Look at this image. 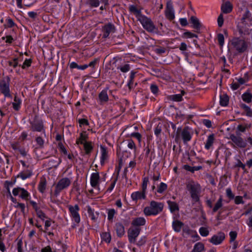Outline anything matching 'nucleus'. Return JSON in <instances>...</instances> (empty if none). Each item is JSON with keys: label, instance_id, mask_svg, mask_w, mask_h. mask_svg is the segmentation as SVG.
<instances>
[{"label": "nucleus", "instance_id": "nucleus-48", "mask_svg": "<svg viewBox=\"0 0 252 252\" xmlns=\"http://www.w3.org/2000/svg\"><path fill=\"white\" fill-rule=\"evenodd\" d=\"M83 145L84 149L85 150L86 154H89L93 149V147L91 144L89 142H86L84 143Z\"/></svg>", "mask_w": 252, "mask_h": 252}, {"label": "nucleus", "instance_id": "nucleus-39", "mask_svg": "<svg viewBox=\"0 0 252 252\" xmlns=\"http://www.w3.org/2000/svg\"><path fill=\"white\" fill-rule=\"evenodd\" d=\"M32 175V172L28 170L25 172H21L18 175V177L21 178L22 180H24L27 178H30Z\"/></svg>", "mask_w": 252, "mask_h": 252}, {"label": "nucleus", "instance_id": "nucleus-42", "mask_svg": "<svg viewBox=\"0 0 252 252\" xmlns=\"http://www.w3.org/2000/svg\"><path fill=\"white\" fill-rule=\"evenodd\" d=\"M101 238L102 240L106 243H109L111 240V235L108 232H103L101 234Z\"/></svg>", "mask_w": 252, "mask_h": 252}, {"label": "nucleus", "instance_id": "nucleus-5", "mask_svg": "<svg viewBox=\"0 0 252 252\" xmlns=\"http://www.w3.org/2000/svg\"><path fill=\"white\" fill-rule=\"evenodd\" d=\"M142 25L143 28L149 32H154L157 29L151 19L144 15L140 16L137 20Z\"/></svg>", "mask_w": 252, "mask_h": 252}, {"label": "nucleus", "instance_id": "nucleus-14", "mask_svg": "<svg viewBox=\"0 0 252 252\" xmlns=\"http://www.w3.org/2000/svg\"><path fill=\"white\" fill-rule=\"evenodd\" d=\"M181 136L184 143H187L191 140L192 136L188 126L185 127L183 130H182Z\"/></svg>", "mask_w": 252, "mask_h": 252}, {"label": "nucleus", "instance_id": "nucleus-50", "mask_svg": "<svg viewBox=\"0 0 252 252\" xmlns=\"http://www.w3.org/2000/svg\"><path fill=\"white\" fill-rule=\"evenodd\" d=\"M62 161V159L61 158H59L58 161H56L54 159H51L49 161V163L50 165H52V166L55 168H57L59 166V165L61 164Z\"/></svg>", "mask_w": 252, "mask_h": 252}, {"label": "nucleus", "instance_id": "nucleus-43", "mask_svg": "<svg viewBox=\"0 0 252 252\" xmlns=\"http://www.w3.org/2000/svg\"><path fill=\"white\" fill-rule=\"evenodd\" d=\"M167 189V185L163 182H161L158 187L157 192L159 193H162Z\"/></svg>", "mask_w": 252, "mask_h": 252}, {"label": "nucleus", "instance_id": "nucleus-12", "mask_svg": "<svg viewBox=\"0 0 252 252\" xmlns=\"http://www.w3.org/2000/svg\"><path fill=\"white\" fill-rule=\"evenodd\" d=\"M225 234L222 232H219L213 235L210 240V242L215 245L220 244L225 239Z\"/></svg>", "mask_w": 252, "mask_h": 252}, {"label": "nucleus", "instance_id": "nucleus-8", "mask_svg": "<svg viewBox=\"0 0 252 252\" xmlns=\"http://www.w3.org/2000/svg\"><path fill=\"white\" fill-rule=\"evenodd\" d=\"M68 208L70 216L72 221L78 224L80 221V216L79 214L80 208L79 206L77 204H75L74 206L69 205Z\"/></svg>", "mask_w": 252, "mask_h": 252}, {"label": "nucleus", "instance_id": "nucleus-16", "mask_svg": "<svg viewBox=\"0 0 252 252\" xmlns=\"http://www.w3.org/2000/svg\"><path fill=\"white\" fill-rule=\"evenodd\" d=\"M103 37H108L111 33L115 32V26L111 23L105 25L103 28Z\"/></svg>", "mask_w": 252, "mask_h": 252}, {"label": "nucleus", "instance_id": "nucleus-55", "mask_svg": "<svg viewBox=\"0 0 252 252\" xmlns=\"http://www.w3.org/2000/svg\"><path fill=\"white\" fill-rule=\"evenodd\" d=\"M118 69H120L123 72H126L129 70L130 67L128 64H125L123 66L118 67Z\"/></svg>", "mask_w": 252, "mask_h": 252}, {"label": "nucleus", "instance_id": "nucleus-63", "mask_svg": "<svg viewBox=\"0 0 252 252\" xmlns=\"http://www.w3.org/2000/svg\"><path fill=\"white\" fill-rule=\"evenodd\" d=\"M235 203L236 204H244L243 197L241 196H236L235 198Z\"/></svg>", "mask_w": 252, "mask_h": 252}, {"label": "nucleus", "instance_id": "nucleus-22", "mask_svg": "<svg viewBox=\"0 0 252 252\" xmlns=\"http://www.w3.org/2000/svg\"><path fill=\"white\" fill-rule=\"evenodd\" d=\"M166 17L169 20L175 18L174 10L172 5H167L165 10Z\"/></svg>", "mask_w": 252, "mask_h": 252}, {"label": "nucleus", "instance_id": "nucleus-25", "mask_svg": "<svg viewBox=\"0 0 252 252\" xmlns=\"http://www.w3.org/2000/svg\"><path fill=\"white\" fill-rule=\"evenodd\" d=\"M13 109L16 111H18L21 108V105L22 104V100L21 99L18 97V96L16 94L14 96V102L12 103Z\"/></svg>", "mask_w": 252, "mask_h": 252}, {"label": "nucleus", "instance_id": "nucleus-27", "mask_svg": "<svg viewBox=\"0 0 252 252\" xmlns=\"http://www.w3.org/2000/svg\"><path fill=\"white\" fill-rule=\"evenodd\" d=\"M184 224L181 221L176 220L172 222V227L175 232H179L183 226Z\"/></svg>", "mask_w": 252, "mask_h": 252}, {"label": "nucleus", "instance_id": "nucleus-11", "mask_svg": "<svg viewBox=\"0 0 252 252\" xmlns=\"http://www.w3.org/2000/svg\"><path fill=\"white\" fill-rule=\"evenodd\" d=\"M230 139L235 145L239 148H244L247 146L246 142L240 136L231 134Z\"/></svg>", "mask_w": 252, "mask_h": 252}, {"label": "nucleus", "instance_id": "nucleus-2", "mask_svg": "<svg viewBox=\"0 0 252 252\" xmlns=\"http://www.w3.org/2000/svg\"><path fill=\"white\" fill-rule=\"evenodd\" d=\"M163 204L155 201H152L149 206L146 207L143 210L144 214L147 216H156L163 210Z\"/></svg>", "mask_w": 252, "mask_h": 252}, {"label": "nucleus", "instance_id": "nucleus-19", "mask_svg": "<svg viewBox=\"0 0 252 252\" xmlns=\"http://www.w3.org/2000/svg\"><path fill=\"white\" fill-rule=\"evenodd\" d=\"M115 228L116 231L117 235L119 237H122L125 234V229L124 225L121 222H117L115 224Z\"/></svg>", "mask_w": 252, "mask_h": 252}, {"label": "nucleus", "instance_id": "nucleus-51", "mask_svg": "<svg viewBox=\"0 0 252 252\" xmlns=\"http://www.w3.org/2000/svg\"><path fill=\"white\" fill-rule=\"evenodd\" d=\"M32 63V60L31 59H26L21 65V67L23 69H26L31 65Z\"/></svg>", "mask_w": 252, "mask_h": 252}, {"label": "nucleus", "instance_id": "nucleus-3", "mask_svg": "<svg viewBox=\"0 0 252 252\" xmlns=\"http://www.w3.org/2000/svg\"><path fill=\"white\" fill-rule=\"evenodd\" d=\"M233 47L239 53H244L248 49L249 43L244 38L234 37L231 41Z\"/></svg>", "mask_w": 252, "mask_h": 252}, {"label": "nucleus", "instance_id": "nucleus-7", "mask_svg": "<svg viewBox=\"0 0 252 252\" xmlns=\"http://www.w3.org/2000/svg\"><path fill=\"white\" fill-rule=\"evenodd\" d=\"M188 188L190 192L191 197L195 202L199 200V193L201 188L198 184L192 183L188 185Z\"/></svg>", "mask_w": 252, "mask_h": 252}, {"label": "nucleus", "instance_id": "nucleus-45", "mask_svg": "<svg viewBox=\"0 0 252 252\" xmlns=\"http://www.w3.org/2000/svg\"><path fill=\"white\" fill-rule=\"evenodd\" d=\"M199 232L202 236L206 237L209 235V231L207 227H201L199 229Z\"/></svg>", "mask_w": 252, "mask_h": 252}, {"label": "nucleus", "instance_id": "nucleus-64", "mask_svg": "<svg viewBox=\"0 0 252 252\" xmlns=\"http://www.w3.org/2000/svg\"><path fill=\"white\" fill-rule=\"evenodd\" d=\"M131 252H145L143 248L133 247L131 249Z\"/></svg>", "mask_w": 252, "mask_h": 252}, {"label": "nucleus", "instance_id": "nucleus-34", "mask_svg": "<svg viewBox=\"0 0 252 252\" xmlns=\"http://www.w3.org/2000/svg\"><path fill=\"white\" fill-rule=\"evenodd\" d=\"M46 188V181L45 179H42L38 186V189L39 191L43 193L45 192V190Z\"/></svg>", "mask_w": 252, "mask_h": 252}, {"label": "nucleus", "instance_id": "nucleus-26", "mask_svg": "<svg viewBox=\"0 0 252 252\" xmlns=\"http://www.w3.org/2000/svg\"><path fill=\"white\" fill-rule=\"evenodd\" d=\"M129 10L130 12L132 13L134 15H135L137 20L140 17V16H142L143 14L141 13V11L140 10L138 9L135 5H130L129 6Z\"/></svg>", "mask_w": 252, "mask_h": 252}, {"label": "nucleus", "instance_id": "nucleus-30", "mask_svg": "<svg viewBox=\"0 0 252 252\" xmlns=\"http://www.w3.org/2000/svg\"><path fill=\"white\" fill-rule=\"evenodd\" d=\"M167 203L168 205L170 211L173 213L175 211H178L179 208L178 205L177 203L170 200H168Z\"/></svg>", "mask_w": 252, "mask_h": 252}, {"label": "nucleus", "instance_id": "nucleus-10", "mask_svg": "<svg viewBox=\"0 0 252 252\" xmlns=\"http://www.w3.org/2000/svg\"><path fill=\"white\" fill-rule=\"evenodd\" d=\"M31 128L33 131L43 132L45 133L43 122L37 119L30 121Z\"/></svg>", "mask_w": 252, "mask_h": 252}, {"label": "nucleus", "instance_id": "nucleus-52", "mask_svg": "<svg viewBox=\"0 0 252 252\" xmlns=\"http://www.w3.org/2000/svg\"><path fill=\"white\" fill-rule=\"evenodd\" d=\"M35 212L37 217L42 220H44L47 218L45 213L40 209L37 210Z\"/></svg>", "mask_w": 252, "mask_h": 252}, {"label": "nucleus", "instance_id": "nucleus-20", "mask_svg": "<svg viewBox=\"0 0 252 252\" xmlns=\"http://www.w3.org/2000/svg\"><path fill=\"white\" fill-rule=\"evenodd\" d=\"M146 220L143 217L134 218L131 222V225L135 227L143 226L146 224Z\"/></svg>", "mask_w": 252, "mask_h": 252}, {"label": "nucleus", "instance_id": "nucleus-41", "mask_svg": "<svg viewBox=\"0 0 252 252\" xmlns=\"http://www.w3.org/2000/svg\"><path fill=\"white\" fill-rule=\"evenodd\" d=\"M20 191V197L23 199L28 200L30 196V194L28 192V191L24 188H21Z\"/></svg>", "mask_w": 252, "mask_h": 252}, {"label": "nucleus", "instance_id": "nucleus-17", "mask_svg": "<svg viewBox=\"0 0 252 252\" xmlns=\"http://www.w3.org/2000/svg\"><path fill=\"white\" fill-rule=\"evenodd\" d=\"M186 94L184 90H182L180 94H171L168 96L169 100L175 102H180L183 100V96Z\"/></svg>", "mask_w": 252, "mask_h": 252}, {"label": "nucleus", "instance_id": "nucleus-4", "mask_svg": "<svg viewBox=\"0 0 252 252\" xmlns=\"http://www.w3.org/2000/svg\"><path fill=\"white\" fill-rule=\"evenodd\" d=\"M10 78L6 76L0 80V92L5 97L12 98L10 90Z\"/></svg>", "mask_w": 252, "mask_h": 252}, {"label": "nucleus", "instance_id": "nucleus-13", "mask_svg": "<svg viewBox=\"0 0 252 252\" xmlns=\"http://www.w3.org/2000/svg\"><path fill=\"white\" fill-rule=\"evenodd\" d=\"M101 179L98 172H93L90 177V184L94 188H98Z\"/></svg>", "mask_w": 252, "mask_h": 252}, {"label": "nucleus", "instance_id": "nucleus-40", "mask_svg": "<svg viewBox=\"0 0 252 252\" xmlns=\"http://www.w3.org/2000/svg\"><path fill=\"white\" fill-rule=\"evenodd\" d=\"M204 248V245L198 242L195 244L194 246L193 252H201Z\"/></svg>", "mask_w": 252, "mask_h": 252}, {"label": "nucleus", "instance_id": "nucleus-38", "mask_svg": "<svg viewBox=\"0 0 252 252\" xmlns=\"http://www.w3.org/2000/svg\"><path fill=\"white\" fill-rule=\"evenodd\" d=\"M88 213L89 217L94 220H95L97 219L99 215L96 212L94 213V210L90 207L88 208Z\"/></svg>", "mask_w": 252, "mask_h": 252}, {"label": "nucleus", "instance_id": "nucleus-23", "mask_svg": "<svg viewBox=\"0 0 252 252\" xmlns=\"http://www.w3.org/2000/svg\"><path fill=\"white\" fill-rule=\"evenodd\" d=\"M215 141V135L214 134H210L208 136L206 142L205 143V149L208 150L213 145Z\"/></svg>", "mask_w": 252, "mask_h": 252}, {"label": "nucleus", "instance_id": "nucleus-32", "mask_svg": "<svg viewBox=\"0 0 252 252\" xmlns=\"http://www.w3.org/2000/svg\"><path fill=\"white\" fill-rule=\"evenodd\" d=\"M88 138V135L85 131L81 132L80 134V137L77 139L76 143L77 144H83L86 143L85 141Z\"/></svg>", "mask_w": 252, "mask_h": 252}, {"label": "nucleus", "instance_id": "nucleus-46", "mask_svg": "<svg viewBox=\"0 0 252 252\" xmlns=\"http://www.w3.org/2000/svg\"><path fill=\"white\" fill-rule=\"evenodd\" d=\"M116 212L114 209H110L108 210L107 215H108V220L109 221H112L114 218L115 215L116 214Z\"/></svg>", "mask_w": 252, "mask_h": 252}, {"label": "nucleus", "instance_id": "nucleus-33", "mask_svg": "<svg viewBox=\"0 0 252 252\" xmlns=\"http://www.w3.org/2000/svg\"><path fill=\"white\" fill-rule=\"evenodd\" d=\"M183 168L187 171L193 173L195 171H198L202 168L201 166H190L188 164L184 165Z\"/></svg>", "mask_w": 252, "mask_h": 252}, {"label": "nucleus", "instance_id": "nucleus-62", "mask_svg": "<svg viewBox=\"0 0 252 252\" xmlns=\"http://www.w3.org/2000/svg\"><path fill=\"white\" fill-rule=\"evenodd\" d=\"M226 194L227 196L230 199H234V195L232 192L231 189L230 188H227L226 189Z\"/></svg>", "mask_w": 252, "mask_h": 252}, {"label": "nucleus", "instance_id": "nucleus-15", "mask_svg": "<svg viewBox=\"0 0 252 252\" xmlns=\"http://www.w3.org/2000/svg\"><path fill=\"white\" fill-rule=\"evenodd\" d=\"M100 149L101 154L100 162V164L103 165L108 158V152L107 148L103 146H100Z\"/></svg>", "mask_w": 252, "mask_h": 252}, {"label": "nucleus", "instance_id": "nucleus-35", "mask_svg": "<svg viewBox=\"0 0 252 252\" xmlns=\"http://www.w3.org/2000/svg\"><path fill=\"white\" fill-rule=\"evenodd\" d=\"M242 98L244 101L249 103L252 101V94L248 92H246L242 94Z\"/></svg>", "mask_w": 252, "mask_h": 252}, {"label": "nucleus", "instance_id": "nucleus-29", "mask_svg": "<svg viewBox=\"0 0 252 252\" xmlns=\"http://www.w3.org/2000/svg\"><path fill=\"white\" fill-rule=\"evenodd\" d=\"M190 23L192 24V28L196 30H199L201 25L199 20L194 16H191L190 19Z\"/></svg>", "mask_w": 252, "mask_h": 252}, {"label": "nucleus", "instance_id": "nucleus-60", "mask_svg": "<svg viewBox=\"0 0 252 252\" xmlns=\"http://www.w3.org/2000/svg\"><path fill=\"white\" fill-rule=\"evenodd\" d=\"M218 40L220 46H223L224 42V36L222 33L218 35Z\"/></svg>", "mask_w": 252, "mask_h": 252}, {"label": "nucleus", "instance_id": "nucleus-6", "mask_svg": "<svg viewBox=\"0 0 252 252\" xmlns=\"http://www.w3.org/2000/svg\"><path fill=\"white\" fill-rule=\"evenodd\" d=\"M71 180L70 179L64 177L61 179L55 186V189L54 191L55 195L57 196L60 193L63 189H66L70 185Z\"/></svg>", "mask_w": 252, "mask_h": 252}, {"label": "nucleus", "instance_id": "nucleus-28", "mask_svg": "<svg viewBox=\"0 0 252 252\" xmlns=\"http://www.w3.org/2000/svg\"><path fill=\"white\" fill-rule=\"evenodd\" d=\"M229 102V97L226 94H221L220 96V104L221 106H226Z\"/></svg>", "mask_w": 252, "mask_h": 252}, {"label": "nucleus", "instance_id": "nucleus-21", "mask_svg": "<svg viewBox=\"0 0 252 252\" xmlns=\"http://www.w3.org/2000/svg\"><path fill=\"white\" fill-rule=\"evenodd\" d=\"M109 100L107 90H103L98 94L99 103L102 104L107 102Z\"/></svg>", "mask_w": 252, "mask_h": 252}, {"label": "nucleus", "instance_id": "nucleus-37", "mask_svg": "<svg viewBox=\"0 0 252 252\" xmlns=\"http://www.w3.org/2000/svg\"><path fill=\"white\" fill-rule=\"evenodd\" d=\"M222 201L223 199L221 197H220L216 203L215 206L213 208V213H215L217 212L219 209H220L222 207Z\"/></svg>", "mask_w": 252, "mask_h": 252}, {"label": "nucleus", "instance_id": "nucleus-58", "mask_svg": "<svg viewBox=\"0 0 252 252\" xmlns=\"http://www.w3.org/2000/svg\"><path fill=\"white\" fill-rule=\"evenodd\" d=\"M183 35L187 37V38H193V37H195V38L198 37V36L197 34L193 33L190 32H185L183 34Z\"/></svg>", "mask_w": 252, "mask_h": 252}, {"label": "nucleus", "instance_id": "nucleus-44", "mask_svg": "<svg viewBox=\"0 0 252 252\" xmlns=\"http://www.w3.org/2000/svg\"><path fill=\"white\" fill-rule=\"evenodd\" d=\"M150 89L153 94H154L155 95H157L158 94L159 92V89L158 87L156 84L153 83L151 84Z\"/></svg>", "mask_w": 252, "mask_h": 252}, {"label": "nucleus", "instance_id": "nucleus-53", "mask_svg": "<svg viewBox=\"0 0 252 252\" xmlns=\"http://www.w3.org/2000/svg\"><path fill=\"white\" fill-rule=\"evenodd\" d=\"M88 4L92 7H97L99 5L100 2L99 0H89Z\"/></svg>", "mask_w": 252, "mask_h": 252}, {"label": "nucleus", "instance_id": "nucleus-57", "mask_svg": "<svg viewBox=\"0 0 252 252\" xmlns=\"http://www.w3.org/2000/svg\"><path fill=\"white\" fill-rule=\"evenodd\" d=\"M229 235L230 238V242L232 243V242L234 241L236 239L237 236V233L236 231H231L229 232Z\"/></svg>", "mask_w": 252, "mask_h": 252}, {"label": "nucleus", "instance_id": "nucleus-9", "mask_svg": "<svg viewBox=\"0 0 252 252\" xmlns=\"http://www.w3.org/2000/svg\"><path fill=\"white\" fill-rule=\"evenodd\" d=\"M141 231V228L139 227H130L127 231V237L130 243H135V240L138 237Z\"/></svg>", "mask_w": 252, "mask_h": 252}, {"label": "nucleus", "instance_id": "nucleus-54", "mask_svg": "<svg viewBox=\"0 0 252 252\" xmlns=\"http://www.w3.org/2000/svg\"><path fill=\"white\" fill-rule=\"evenodd\" d=\"M129 136L136 138L139 143L141 142L142 135L139 132H132L129 134Z\"/></svg>", "mask_w": 252, "mask_h": 252}, {"label": "nucleus", "instance_id": "nucleus-49", "mask_svg": "<svg viewBox=\"0 0 252 252\" xmlns=\"http://www.w3.org/2000/svg\"><path fill=\"white\" fill-rule=\"evenodd\" d=\"M35 141L40 148H42L44 146V140L40 136H38L35 139Z\"/></svg>", "mask_w": 252, "mask_h": 252}, {"label": "nucleus", "instance_id": "nucleus-59", "mask_svg": "<svg viewBox=\"0 0 252 252\" xmlns=\"http://www.w3.org/2000/svg\"><path fill=\"white\" fill-rule=\"evenodd\" d=\"M148 183V179L147 178H144L142 182V191L144 192L145 193H146Z\"/></svg>", "mask_w": 252, "mask_h": 252}, {"label": "nucleus", "instance_id": "nucleus-56", "mask_svg": "<svg viewBox=\"0 0 252 252\" xmlns=\"http://www.w3.org/2000/svg\"><path fill=\"white\" fill-rule=\"evenodd\" d=\"M9 66L16 68L18 65V58H14L12 61H9L8 62Z\"/></svg>", "mask_w": 252, "mask_h": 252}, {"label": "nucleus", "instance_id": "nucleus-61", "mask_svg": "<svg viewBox=\"0 0 252 252\" xmlns=\"http://www.w3.org/2000/svg\"><path fill=\"white\" fill-rule=\"evenodd\" d=\"M6 21L7 23V27L8 28H12L15 26V23H14L13 20L10 18H7L6 19Z\"/></svg>", "mask_w": 252, "mask_h": 252}, {"label": "nucleus", "instance_id": "nucleus-1", "mask_svg": "<svg viewBox=\"0 0 252 252\" xmlns=\"http://www.w3.org/2000/svg\"><path fill=\"white\" fill-rule=\"evenodd\" d=\"M252 15L250 11L246 9L239 22H238L237 30L242 36L250 35L252 33Z\"/></svg>", "mask_w": 252, "mask_h": 252}, {"label": "nucleus", "instance_id": "nucleus-18", "mask_svg": "<svg viewBox=\"0 0 252 252\" xmlns=\"http://www.w3.org/2000/svg\"><path fill=\"white\" fill-rule=\"evenodd\" d=\"M233 9V5L229 1L223 2L221 5V11L223 13H230Z\"/></svg>", "mask_w": 252, "mask_h": 252}, {"label": "nucleus", "instance_id": "nucleus-47", "mask_svg": "<svg viewBox=\"0 0 252 252\" xmlns=\"http://www.w3.org/2000/svg\"><path fill=\"white\" fill-rule=\"evenodd\" d=\"M135 77V72L133 71H131L129 76V79L127 83V86L130 89L133 87V79Z\"/></svg>", "mask_w": 252, "mask_h": 252}, {"label": "nucleus", "instance_id": "nucleus-36", "mask_svg": "<svg viewBox=\"0 0 252 252\" xmlns=\"http://www.w3.org/2000/svg\"><path fill=\"white\" fill-rule=\"evenodd\" d=\"M126 142L128 149L133 150L134 152L136 150V146L133 140L131 139H128L124 141Z\"/></svg>", "mask_w": 252, "mask_h": 252}, {"label": "nucleus", "instance_id": "nucleus-24", "mask_svg": "<svg viewBox=\"0 0 252 252\" xmlns=\"http://www.w3.org/2000/svg\"><path fill=\"white\" fill-rule=\"evenodd\" d=\"M146 193L143 191H135L131 194V199L134 201L139 199H144L146 198Z\"/></svg>", "mask_w": 252, "mask_h": 252}, {"label": "nucleus", "instance_id": "nucleus-31", "mask_svg": "<svg viewBox=\"0 0 252 252\" xmlns=\"http://www.w3.org/2000/svg\"><path fill=\"white\" fill-rule=\"evenodd\" d=\"M146 241V237L145 236H142L137 241L136 240L135 243L133 244L136 245L137 248H143V247L145 245Z\"/></svg>", "mask_w": 252, "mask_h": 252}]
</instances>
